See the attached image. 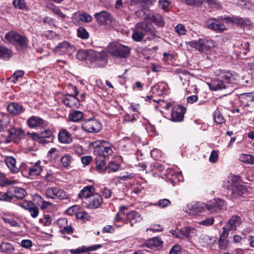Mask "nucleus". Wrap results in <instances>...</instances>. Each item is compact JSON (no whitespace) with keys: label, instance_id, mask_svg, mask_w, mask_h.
Here are the masks:
<instances>
[{"label":"nucleus","instance_id":"nucleus-44","mask_svg":"<svg viewBox=\"0 0 254 254\" xmlns=\"http://www.w3.org/2000/svg\"><path fill=\"white\" fill-rule=\"evenodd\" d=\"M214 241H215L214 238L211 237L206 234L201 235L199 238V242L203 246L211 244Z\"/></svg>","mask_w":254,"mask_h":254},{"label":"nucleus","instance_id":"nucleus-30","mask_svg":"<svg viewBox=\"0 0 254 254\" xmlns=\"http://www.w3.org/2000/svg\"><path fill=\"white\" fill-rule=\"evenodd\" d=\"M206 26L214 31L221 32L226 30V28L223 24H219L214 19H209L206 22Z\"/></svg>","mask_w":254,"mask_h":254},{"label":"nucleus","instance_id":"nucleus-59","mask_svg":"<svg viewBox=\"0 0 254 254\" xmlns=\"http://www.w3.org/2000/svg\"><path fill=\"white\" fill-rule=\"evenodd\" d=\"M39 221L44 226H49L52 223V219L48 214H45L44 218H40Z\"/></svg>","mask_w":254,"mask_h":254},{"label":"nucleus","instance_id":"nucleus-42","mask_svg":"<svg viewBox=\"0 0 254 254\" xmlns=\"http://www.w3.org/2000/svg\"><path fill=\"white\" fill-rule=\"evenodd\" d=\"M149 19L151 20L159 27H163L164 26V22L160 14H155L152 15H150Z\"/></svg>","mask_w":254,"mask_h":254},{"label":"nucleus","instance_id":"nucleus-48","mask_svg":"<svg viewBox=\"0 0 254 254\" xmlns=\"http://www.w3.org/2000/svg\"><path fill=\"white\" fill-rule=\"evenodd\" d=\"M240 160L242 162L247 164H254V156L250 154H242L240 156Z\"/></svg>","mask_w":254,"mask_h":254},{"label":"nucleus","instance_id":"nucleus-13","mask_svg":"<svg viewBox=\"0 0 254 254\" xmlns=\"http://www.w3.org/2000/svg\"><path fill=\"white\" fill-rule=\"evenodd\" d=\"M135 26L144 35H150L156 36V31L152 24L150 23L140 22L137 23Z\"/></svg>","mask_w":254,"mask_h":254},{"label":"nucleus","instance_id":"nucleus-3","mask_svg":"<svg viewBox=\"0 0 254 254\" xmlns=\"http://www.w3.org/2000/svg\"><path fill=\"white\" fill-rule=\"evenodd\" d=\"M4 38L8 42L19 46L22 50L27 47V38L17 32L11 31L6 33Z\"/></svg>","mask_w":254,"mask_h":254},{"label":"nucleus","instance_id":"nucleus-7","mask_svg":"<svg viewBox=\"0 0 254 254\" xmlns=\"http://www.w3.org/2000/svg\"><path fill=\"white\" fill-rule=\"evenodd\" d=\"M84 203L85 204L86 208L95 209L100 207L103 203V198L99 194L95 193L89 198H86Z\"/></svg>","mask_w":254,"mask_h":254},{"label":"nucleus","instance_id":"nucleus-5","mask_svg":"<svg viewBox=\"0 0 254 254\" xmlns=\"http://www.w3.org/2000/svg\"><path fill=\"white\" fill-rule=\"evenodd\" d=\"M81 127L83 130L87 132L97 133L101 130L102 125L97 120L90 118L83 121Z\"/></svg>","mask_w":254,"mask_h":254},{"label":"nucleus","instance_id":"nucleus-50","mask_svg":"<svg viewBox=\"0 0 254 254\" xmlns=\"http://www.w3.org/2000/svg\"><path fill=\"white\" fill-rule=\"evenodd\" d=\"M12 4L15 8L20 10L25 9L27 6L24 0H13Z\"/></svg>","mask_w":254,"mask_h":254},{"label":"nucleus","instance_id":"nucleus-21","mask_svg":"<svg viewBox=\"0 0 254 254\" xmlns=\"http://www.w3.org/2000/svg\"><path fill=\"white\" fill-rule=\"evenodd\" d=\"M8 192V196H11L10 201L14 197L22 199L27 194L26 191L20 188L12 187Z\"/></svg>","mask_w":254,"mask_h":254},{"label":"nucleus","instance_id":"nucleus-1","mask_svg":"<svg viewBox=\"0 0 254 254\" xmlns=\"http://www.w3.org/2000/svg\"><path fill=\"white\" fill-rule=\"evenodd\" d=\"M131 47L123 45L117 42L110 43L107 47L109 54L118 58H127L130 55Z\"/></svg>","mask_w":254,"mask_h":254},{"label":"nucleus","instance_id":"nucleus-47","mask_svg":"<svg viewBox=\"0 0 254 254\" xmlns=\"http://www.w3.org/2000/svg\"><path fill=\"white\" fill-rule=\"evenodd\" d=\"M144 35L140 32L135 26L133 30L131 38L132 40L136 42H140L143 39Z\"/></svg>","mask_w":254,"mask_h":254},{"label":"nucleus","instance_id":"nucleus-35","mask_svg":"<svg viewBox=\"0 0 254 254\" xmlns=\"http://www.w3.org/2000/svg\"><path fill=\"white\" fill-rule=\"evenodd\" d=\"M209 87L211 91H217L227 88L224 83L220 80H214L212 81L209 84Z\"/></svg>","mask_w":254,"mask_h":254},{"label":"nucleus","instance_id":"nucleus-38","mask_svg":"<svg viewBox=\"0 0 254 254\" xmlns=\"http://www.w3.org/2000/svg\"><path fill=\"white\" fill-rule=\"evenodd\" d=\"M33 137L35 139H39L41 141L45 138H49L53 135V131L50 129H46L43 131L41 132L40 134L36 133H33Z\"/></svg>","mask_w":254,"mask_h":254},{"label":"nucleus","instance_id":"nucleus-39","mask_svg":"<svg viewBox=\"0 0 254 254\" xmlns=\"http://www.w3.org/2000/svg\"><path fill=\"white\" fill-rule=\"evenodd\" d=\"M14 250L12 245L7 242H2L0 245V252L5 254H10Z\"/></svg>","mask_w":254,"mask_h":254},{"label":"nucleus","instance_id":"nucleus-4","mask_svg":"<svg viewBox=\"0 0 254 254\" xmlns=\"http://www.w3.org/2000/svg\"><path fill=\"white\" fill-rule=\"evenodd\" d=\"M170 233L178 239L189 240L195 236L196 230L191 227H186L181 229L172 230Z\"/></svg>","mask_w":254,"mask_h":254},{"label":"nucleus","instance_id":"nucleus-29","mask_svg":"<svg viewBox=\"0 0 254 254\" xmlns=\"http://www.w3.org/2000/svg\"><path fill=\"white\" fill-rule=\"evenodd\" d=\"M94 51L91 50H80L76 54V58L80 61L90 60L92 62Z\"/></svg>","mask_w":254,"mask_h":254},{"label":"nucleus","instance_id":"nucleus-37","mask_svg":"<svg viewBox=\"0 0 254 254\" xmlns=\"http://www.w3.org/2000/svg\"><path fill=\"white\" fill-rule=\"evenodd\" d=\"M163 241L160 238L154 237L147 241L145 243V246L150 248L159 247L162 245Z\"/></svg>","mask_w":254,"mask_h":254},{"label":"nucleus","instance_id":"nucleus-2","mask_svg":"<svg viewBox=\"0 0 254 254\" xmlns=\"http://www.w3.org/2000/svg\"><path fill=\"white\" fill-rule=\"evenodd\" d=\"M93 146L95 148L94 153L97 156L108 157L113 153L111 144L103 140H98L92 142Z\"/></svg>","mask_w":254,"mask_h":254},{"label":"nucleus","instance_id":"nucleus-27","mask_svg":"<svg viewBox=\"0 0 254 254\" xmlns=\"http://www.w3.org/2000/svg\"><path fill=\"white\" fill-rule=\"evenodd\" d=\"M8 132L15 142H17V139H21L24 135V131L19 127H11L8 129Z\"/></svg>","mask_w":254,"mask_h":254},{"label":"nucleus","instance_id":"nucleus-17","mask_svg":"<svg viewBox=\"0 0 254 254\" xmlns=\"http://www.w3.org/2000/svg\"><path fill=\"white\" fill-rule=\"evenodd\" d=\"M7 112L13 116H17L24 113L25 108L17 102H11L6 108Z\"/></svg>","mask_w":254,"mask_h":254},{"label":"nucleus","instance_id":"nucleus-14","mask_svg":"<svg viewBox=\"0 0 254 254\" xmlns=\"http://www.w3.org/2000/svg\"><path fill=\"white\" fill-rule=\"evenodd\" d=\"M186 112L185 107L181 105H176L172 108L171 112V120L173 122H181L183 121L184 114Z\"/></svg>","mask_w":254,"mask_h":254},{"label":"nucleus","instance_id":"nucleus-28","mask_svg":"<svg viewBox=\"0 0 254 254\" xmlns=\"http://www.w3.org/2000/svg\"><path fill=\"white\" fill-rule=\"evenodd\" d=\"M135 16L140 19L146 20L149 19L150 16V10L146 6H143L142 3V7L135 11Z\"/></svg>","mask_w":254,"mask_h":254},{"label":"nucleus","instance_id":"nucleus-61","mask_svg":"<svg viewBox=\"0 0 254 254\" xmlns=\"http://www.w3.org/2000/svg\"><path fill=\"white\" fill-rule=\"evenodd\" d=\"M170 204H171V202L168 199L164 198V199H160L157 202L156 205H157L161 208H164V207H166L170 205Z\"/></svg>","mask_w":254,"mask_h":254},{"label":"nucleus","instance_id":"nucleus-62","mask_svg":"<svg viewBox=\"0 0 254 254\" xmlns=\"http://www.w3.org/2000/svg\"><path fill=\"white\" fill-rule=\"evenodd\" d=\"M24 74V72L22 70L16 71L11 77L12 81L15 82L19 78L22 77Z\"/></svg>","mask_w":254,"mask_h":254},{"label":"nucleus","instance_id":"nucleus-54","mask_svg":"<svg viewBox=\"0 0 254 254\" xmlns=\"http://www.w3.org/2000/svg\"><path fill=\"white\" fill-rule=\"evenodd\" d=\"M159 6L166 11H168L171 7V3L168 0H159Z\"/></svg>","mask_w":254,"mask_h":254},{"label":"nucleus","instance_id":"nucleus-15","mask_svg":"<svg viewBox=\"0 0 254 254\" xmlns=\"http://www.w3.org/2000/svg\"><path fill=\"white\" fill-rule=\"evenodd\" d=\"M227 204L226 201L222 199L215 198L208 203V212L213 213L217 209L221 210L226 208Z\"/></svg>","mask_w":254,"mask_h":254},{"label":"nucleus","instance_id":"nucleus-45","mask_svg":"<svg viewBox=\"0 0 254 254\" xmlns=\"http://www.w3.org/2000/svg\"><path fill=\"white\" fill-rule=\"evenodd\" d=\"M94 55L92 56V62L104 61L107 57V53L104 51L98 53L94 51Z\"/></svg>","mask_w":254,"mask_h":254},{"label":"nucleus","instance_id":"nucleus-6","mask_svg":"<svg viewBox=\"0 0 254 254\" xmlns=\"http://www.w3.org/2000/svg\"><path fill=\"white\" fill-rule=\"evenodd\" d=\"M45 195L48 198L51 199L58 198L63 200L68 198L66 192L57 187L47 188L45 190Z\"/></svg>","mask_w":254,"mask_h":254},{"label":"nucleus","instance_id":"nucleus-46","mask_svg":"<svg viewBox=\"0 0 254 254\" xmlns=\"http://www.w3.org/2000/svg\"><path fill=\"white\" fill-rule=\"evenodd\" d=\"M11 56V52L4 46H0V59L7 60Z\"/></svg>","mask_w":254,"mask_h":254},{"label":"nucleus","instance_id":"nucleus-31","mask_svg":"<svg viewBox=\"0 0 254 254\" xmlns=\"http://www.w3.org/2000/svg\"><path fill=\"white\" fill-rule=\"evenodd\" d=\"M4 162L12 173L15 174L19 172V168L16 165V160L14 157L6 156L4 159Z\"/></svg>","mask_w":254,"mask_h":254},{"label":"nucleus","instance_id":"nucleus-56","mask_svg":"<svg viewBox=\"0 0 254 254\" xmlns=\"http://www.w3.org/2000/svg\"><path fill=\"white\" fill-rule=\"evenodd\" d=\"M214 222V217L206 218L204 219L199 221L198 224L199 225H204L205 226H209L212 225Z\"/></svg>","mask_w":254,"mask_h":254},{"label":"nucleus","instance_id":"nucleus-23","mask_svg":"<svg viewBox=\"0 0 254 254\" xmlns=\"http://www.w3.org/2000/svg\"><path fill=\"white\" fill-rule=\"evenodd\" d=\"M58 139L59 141L63 144H69L72 141L71 134L64 128L60 130L58 133Z\"/></svg>","mask_w":254,"mask_h":254},{"label":"nucleus","instance_id":"nucleus-49","mask_svg":"<svg viewBox=\"0 0 254 254\" xmlns=\"http://www.w3.org/2000/svg\"><path fill=\"white\" fill-rule=\"evenodd\" d=\"M120 164L115 161H110L107 166L108 173L115 172L119 170Z\"/></svg>","mask_w":254,"mask_h":254},{"label":"nucleus","instance_id":"nucleus-43","mask_svg":"<svg viewBox=\"0 0 254 254\" xmlns=\"http://www.w3.org/2000/svg\"><path fill=\"white\" fill-rule=\"evenodd\" d=\"M224 231L223 230V233L221 234L219 240V248L221 250H225L229 244V242L227 240V238L228 237L229 233L226 232L227 235H224Z\"/></svg>","mask_w":254,"mask_h":254},{"label":"nucleus","instance_id":"nucleus-34","mask_svg":"<svg viewBox=\"0 0 254 254\" xmlns=\"http://www.w3.org/2000/svg\"><path fill=\"white\" fill-rule=\"evenodd\" d=\"M105 159L103 157L96 156V169L100 173H105L107 170V166L105 161Z\"/></svg>","mask_w":254,"mask_h":254},{"label":"nucleus","instance_id":"nucleus-24","mask_svg":"<svg viewBox=\"0 0 254 254\" xmlns=\"http://www.w3.org/2000/svg\"><path fill=\"white\" fill-rule=\"evenodd\" d=\"M221 77L228 83H235L238 78V74L235 72L223 71L220 72Z\"/></svg>","mask_w":254,"mask_h":254},{"label":"nucleus","instance_id":"nucleus-60","mask_svg":"<svg viewBox=\"0 0 254 254\" xmlns=\"http://www.w3.org/2000/svg\"><path fill=\"white\" fill-rule=\"evenodd\" d=\"M2 219L5 223L9 224L11 226L16 227H20V225L13 218H3Z\"/></svg>","mask_w":254,"mask_h":254},{"label":"nucleus","instance_id":"nucleus-26","mask_svg":"<svg viewBox=\"0 0 254 254\" xmlns=\"http://www.w3.org/2000/svg\"><path fill=\"white\" fill-rule=\"evenodd\" d=\"M45 121L35 116H32L27 121V124L28 126L31 128H34L37 127H40L44 124Z\"/></svg>","mask_w":254,"mask_h":254},{"label":"nucleus","instance_id":"nucleus-8","mask_svg":"<svg viewBox=\"0 0 254 254\" xmlns=\"http://www.w3.org/2000/svg\"><path fill=\"white\" fill-rule=\"evenodd\" d=\"M75 47L66 41L59 43L54 51L60 55H71L75 51Z\"/></svg>","mask_w":254,"mask_h":254},{"label":"nucleus","instance_id":"nucleus-55","mask_svg":"<svg viewBox=\"0 0 254 254\" xmlns=\"http://www.w3.org/2000/svg\"><path fill=\"white\" fill-rule=\"evenodd\" d=\"M79 19L83 22L89 23L92 21V17L89 14L83 12L79 14Z\"/></svg>","mask_w":254,"mask_h":254},{"label":"nucleus","instance_id":"nucleus-18","mask_svg":"<svg viewBox=\"0 0 254 254\" xmlns=\"http://www.w3.org/2000/svg\"><path fill=\"white\" fill-rule=\"evenodd\" d=\"M62 101L65 106L71 108H78L80 105L79 100L76 96L69 94L65 95Z\"/></svg>","mask_w":254,"mask_h":254},{"label":"nucleus","instance_id":"nucleus-10","mask_svg":"<svg viewBox=\"0 0 254 254\" xmlns=\"http://www.w3.org/2000/svg\"><path fill=\"white\" fill-rule=\"evenodd\" d=\"M242 222V219L240 216L238 215L232 216L223 227V230L224 231V235H227L226 232L229 233L231 231H235L237 228L241 225Z\"/></svg>","mask_w":254,"mask_h":254},{"label":"nucleus","instance_id":"nucleus-11","mask_svg":"<svg viewBox=\"0 0 254 254\" xmlns=\"http://www.w3.org/2000/svg\"><path fill=\"white\" fill-rule=\"evenodd\" d=\"M239 100L244 108H249L250 111H254V93L250 92L241 94Z\"/></svg>","mask_w":254,"mask_h":254},{"label":"nucleus","instance_id":"nucleus-32","mask_svg":"<svg viewBox=\"0 0 254 254\" xmlns=\"http://www.w3.org/2000/svg\"><path fill=\"white\" fill-rule=\"evenodd\" d=\"M41 161H38L35 164L28 168V175L31 177H35L40 175L42 170Z\"/></svg>","mask_w":254,"mask_h":254},{"label":"nucleus","instance_id":"nucleus-40","mask_svg":"<svg viewBox=\"0 0 254 254\" xmlns=\"http://www.w3.org/2000/svg\"><path fill=\"white\" fill-rule=\"evenodd\" d=\"M240 181V177L238 175H231L228 177L226 186V188L229 189L233 187L235 185H238L237 183Z\"/></svg>","mask_w":254,"mask_h":254},{"label":"nucleus","instance_id":"nucleus-52","mask_svg":"<svg viewBox=\"0 0 254 254\" xmlns=\"http://www.w3.org/2000/svg\"><path fill=\"white\" fill-rule=\"evenodd\" d=\"M72 160V157L68 154L63 156L61 159V162L65 168L68 167L70 165Z\"/></svg>","mask_w":254,"mask_h":254},{"label":"nucleus","instance_id":"nucleus-53","mask_svg":"<svg viewBox=\"0 0 254 254\" xmlns=\"http://www.w3.org/2000/svg\"><path fill=\"white\" fill-rule=\"evenodd\" d=\"M77 32L78 37L82 39H87L89 38V33L84 28H79L77 29Z\"/></svg>","mask_w":254,"mask_h":254},{"label":"nucleus","instance_id":"nucleus-16","mask_svg":"<svg viewBox=\"0 0 254 254\" xmlns=\"http://www.w3.org/2000/svg\"><path fill=\"white\" fill-rule=\"evenodd\" d=\"M190 212L194 214H197L199 213L204 212L207 210L208 212V203H205L201 202H192L188 204L187 205Z\"/></svg>","mask_w":254,"mask_h":254},{"label":"nucleus","instance_id":"nucleus-36","mask_svg":"<svg viewBox=\"0 0 254 254\" xmlns=\"http://www.w3.org/2000/svg\"><path fill=\"white\" fill-rule=\"evenodd\" d=\"M83 118V112L77 110H73L71 111L68 115L69 121L73 122H78L81 120Z\"/></svg>","mask_w":254,"mask_h":254},{"label":"nucleus","instance_id":"nucleus-19","mask_svg":"<svg viewBox=\"0 0 254 254\" xmlns=\"http://www.w3.org/2000/svg\"><path fill=\"white\" fill-rule=\"evenodd\" d=\"M228 21L235 23L241 26H249L253 24V22L247 17L242 18L239 16L228 17L225 18Z\"/></svg>","mask_w":254,"mask_h":254},{"label":"nucleus","instance_id":"nucleus-63","mask_svg":"<svg viewBox=\"0 0 254 254\" xmlns=\"http://www.w3.org/2000/svg\"><path fill=\"white\" fill-rule=\"evenodd\" d=\"M10 121L9 115L6 113L1 114V117L0 118V123L7 126Z\"/></svg>","mask_w":254,"mask_h":254},{"label":"nucleus","instance_id":"nucleus-22","mask_svg":"<svg viewBox=\"0 0 254 254\" xmlns=\"http://www.w3.org/2000/svg\"><path fill=\"white\" fill-rule=\"evenodd\" d=\"M141 220L140 214L135 211H131L127 214L126 223H129L131 227Z\"/></svg>","mask_w":254,"mask_h":254},{"label":"nucleus","instance_id":"nucleus-57","mask_svg":"<svg viewBox=\"0 0 254 254\" xmlns=\"http://www.w3.org/2000/svg\"><path fill=\"white\" fill-rule=\"evenodd\" d=\"M48 156L51 158L55 160L59 157V152L56 148H52L49 151Z\"/></svg>","mask_w":254,"mask_h":254},{"label":"nucleus","instance_id":"nucleus-33","mask_svg":"<svg viewBox=\"0 0 254 254\" xmlns=\"http://www.w3.org/2000/svg\"><path fill=\"white\" fill-rule=\"evenodd\" d=\"M95 191V188L93 186H87L84 187L79 193L78 196L80 198H84L85 200L86 198H88L94 194Z\"/></svg>","mask_w":254,"mask_h":254},{"label":"nucleus","instance_id":"nucleus-25","mask_svg":"<svg viewBox=\"0 0 254 254\" xmlns=\"http://www.w3.org/2000/svg\"><path fill=\"white\" fill-rule=\"evenodd\" d=\"M102 247V245L100 244L93 245L89 247H86L84 246L79 247L76 249H71L69 250V252L71 254H83L89 251H94Z\"/></svg>","mask_w":254,"mask_h":254},{"label":"nucleus","instance_id":"nucleus-12","mask_svg":"<svg viewBox=\"0 0 254 254\" xmlns=\"http://www.w3.org/2000/svg\"><path fill=\"white\" fill-rule=\"evenodd\" d=\"M94 16L97 23L101 25H107L113 21V17L107 11L103 10L99 12L95 13Z\"/></svg>","mask_w":254,"mask_h":254},{"label":"nucleus","instance_id":"nucleus-41","mask_svg":"<svg viewBox=\"0 0 254 254\" xmlns=\"http://www.w3.org/2000/svg\"><path fill=\"white\" fill-rule=\"evenodd\" d=\"M46 7L63 18H64L66 17V15L62 13L59 7L56 6L52 3L48 2L46 4Z\"/></svg>","mask_w":254,"mask_h":254},{"label":"nucleus","instance_id":"nucleus-20","mask_svg":"<svg viewBox=\"0 0 254 254\" xmlns=\"http://www.w3.org/2000/svg\"><path fill=\"white\" fill-rule=\"evenodd\" d=\"M248 191L246 186L242 185H235L232 188L231 196L233 198H236L246 194Z\"/></svg>","mask_w":254,"mask_h":254},{"label":"nucleus","instance_id":"nucleus-58","mask_svg":"<svg viewBox=\"0 0 254 254\" xmlns=\"http://www.w3.org/2000/svg\"><path fill=\"white\" fill-rule=\"evenodd\" d=\"M182 247L180 245H175L171 249L169 254H182Z\"/></svg>","mask_w":254,"mask_h":254},{"label":"nucleus","instance_id":"nucleus-9","mask_svg":"<svg viewBox=\"0 0 254 254\" xmlns=\"http://www.w3.org/2000/svg\"><path fill=\"white\" fill-rule=\"evenodd\" d=\"M191 46L199 51L204 52L210 50L214 47L213 40L207 39H199L191 42Z\"/></svg>","mask_w":254,"mask_h":254},{"label":"nucleus","instance_id":"nucleus-51","mask_svg":"<svg viewBox=\"0 0 254 254\" xmlns=\"http://www.w3.org/2000/svg\"><path fill=\"white\" fill-rule=\"evenodd\" d=\"M214 119L215 123L218 124H222L225 122V120L223 116L222 115L220 112L218 110H216L214 112Z\"/></svg>","mask_w":254,"mask_h":254},{"label":"nucleus","instance_id":"nucleus-64","mask_svg":"<svg viewBox=\"0 0 254 254\" xmlns=\"http://www.w3.org/2000/svg\"><path fill=\"white\" fill-rule=\"evenodd\" d=\"M61 233L63 234H71L73 233L74 231L73 228L70 225H68L67 224L64 226L63 229L61 230Z\"/></svg>","mask_w":254,"mask_h":254}]
</instances>
